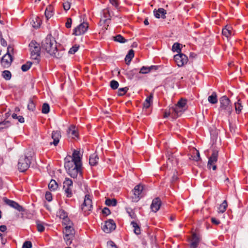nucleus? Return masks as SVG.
<instances>
[{
	"mask_svg": "<svg viewBox=\"0 0 248 248\" xmlns=\"http://www.w3.org/2000/svg\"><path fill=\"white\" fill-rule=\"evenodd\" d=\"M64 167L68 174L72 178H77L78 174L81 176L82 163L80 153L79 151L74 150L71 156L64 158Z\"/></svg>",
	"mask_w": 248,
	"mask_h": 248,
	"instance_id": "1",
	"label": "nucleus"
},
{
	"mask_svg": "<svg viewBox=\"0 0 248 248\" xmlns=\"http://www.w3.org/2000/svg\"><path fill=\"white\" fill-rule=\"evenodd\" d=\"M41 48L51 56L56 58H60L62 55V51L58 50L57 42L51 34H48L42 41Z\"/></svg>",
	"mask_w": 248,
	"mask_h": 248,
	"instance_id": "2",
	"label": "nucleus"
},
{
	"mask_svg": "<svg viewBox=\"0 0 248 248\" xmlns=\"http://www.w3.org/2000/svg\"><path fill=\"white\" fill-rule=\"evenodd\" d=\"M31 58L38 62L40 59L41 47L40 45L35 41H32L29 44Z\"/></svg>",
	"mask_w": 248,
	"mask_h": 248,
	"instance_id": "3",
	"label": "nucleus"
},
{
	"mask_svg": "<svg viewBox=\"0 0 248 248\" xmlns=\"http://www.w3.org/2000/svg\"><path fill=\"white\" fill-rule=\"evenodd\" d=\"M31 156L25 155L21 156L18 160V169L21 172L25 171L30 166Z\"/></svg>",
	"mask_w": 248,
	"mask_h": 248,
	"instance_id": "4",
	"label": "nucleus"
},
{
	"mask_svg": "<svg viewBox=\"0 0 248 248\" xmlns=\"http://www.w3.org/2000/svg\"><path fill=\"white\" fill-rule=\"evenodd\" d=\"M219 102L220 104V110H224L230 115L232 111V107L229 98L226 95L223 96L220 98Z\"/></svg>",
	"mask_w": 248,
	"mask_h": 248,
	"instance_id": "5",
	"label": "nucleus"
},
{
	"mask_svg": "<svg viewBox=\"0 0 248 248\" xmlns=\"http://www.w3.org/2000/svg\"><path fill=\"white\" fill-rule=\"evenodd\" d=\"M218 155V151L216 149H214L212 151V153L210 157L208 159L207 163V168L211 169V168L213 170L217 169V166L215 163L217 162Z\"/></svg>",
	"mask_w": 248,
	"mask_h": 248,
	"instance_id": "6",
	"label": "nucleus"
},
{
	"mask_svg": "<svg viewBox=\"0 0 248 248\" xmlns=\"http://www.w3.org/2000/svg\"><path fill=\"white\" fill-rule=\"evenodd\" d=\"M88 27V23L83 22L74 29L73 34L76 36L83 34L86 32Z\"/></svg>",
	"mask_w": 248,
	"mask_h": 248,
	"instance_id": "7",
	"label": "nucleus"
},
{
	"mask_svg": "<svg viewBox=\"0 0 248 248\" xmlns=\"http://www.w3.org/2000/svg\"><path fill=\"white\" fill-rule=\"evenodd\" d=\"M174 60L179 67L183 66L188 61L187 57L183 53H179L174 55Z\"/></svg>",
	"mask_w": 248,
	"mask_h": 248,
	"instance_id": "8",
	"label": "nucleus"
},
{
	"mask_svg": "<svg viewBox=\"0 0 248 248\" xmlns=\"http://www.w3.org/2000/svg\"><path fill=\"white\" fill-rule=\"evenodd\" d=\"M93 208L92 201L90 198L89 195H86L84 202L81 205V209L84 212H86L88 211H91Z\"/></svg>",
	"mask_w": 248,
	"mask_h": 248,
	"instance_id": "9",
	"label": "nucleus"
},
{
	"mask_svg": "<svg viewBox=\"0 0 248 248\" xmlns=\"http://www.w3.org/2000/svg\"><path fill=\"white\" fill-rule=\"evenodd\" d=\"M116 224L112 219H109L105 222L102 227V230L106 233L110 232L116 229Z\"/></svg>",
	"mask_w": 248,
	"mask_h": 248,
	"instance_id": "10",
	"label": "nucleus"
},
{
	"mask_svg": "<svg viewBox=\"0 0 248 248\" xmlns=\"http://www.w3.org/2000/svg\"><path fill=\"white\" fill-rule=\"evenodd\" d=\"M3 200L4 202L7 204L8 205L10 206V207L17 210L19 212H24L25 210L23 208L22 206L20 205L17 202L8 199L7 198L4 197L3 199Z\"/></svg>",
	"mask_w": 248,
	"mask_h": 248,
	"instance_id": "11",
	"label": "nucleus"
},
{
	"mask_svg": "<svg viewBox=\"0 0 248 248\" xmlns=\"http://www.w3.org/2000/svg\"><path fill=\"white\" fill-rule=\"evenodd\" d=\"M12 61V56L10 54L9 50H8L6 54L2 57L1 63L3 67L6 68L10 66Z\"/></svg>",
	"mask_w": 248,
	"mask_h": 248,
	"instance_id": "12",
	"label": "nucleus"
},
{
	"mask_svg": "<svg viewBox=\"0 0 248 248\" xmlns=\"http://www.w3.org/2000/svg\"><path fill=\"white\" fill-rule=\"evenodd\" d=\"M143 189V186L140 185H137L135 187L133 190L134 197L133 198V200L135 202H138L140 198V195L141 194Z\"/></svg>",
	"mask_w": 248,
	"mask_h": 248,
	"instance_id": "13",
	"label": "nucleus"
},
{
	"mask_svg": "<svg viewBox=\"0 0 248 248\" xmlns=\"http://www.w3.org/2000/svg\"><path fill=\"white\" fill-rule=\"evenodd\" d=\"M161 205L160 199L159 198H156L153 200L150 207L152 211L156 212L160 209Z\"/></svg>",
	"mask_w": 248,
	"mask_h": 248,
	"instance_id": "14",
	"label": "nucleus"
},
{
	"mask_svg": "<svg viewBox=\"0 0 248 248\" xmlns=\"http://www.w3.org/2000/svg\"><path fill=\"white\" fill-rule=\"evenodd\" d=\"M61 137V134L60 131H53L51 134V138L53 140V141L50 142V144L57 146L59 142Z\"/></svg>",
	"mask_w": 248,
	"mask_h": 248,
	"instance_id": "15",
	"label": "nucleus"
},
{
	"mask_svg": "<svg viewBox=\"0 0 248 248\" xmlns=\"http://www.w3.org/2000/svg\"><path fill=\"white\" fill-rule=\"evenodd\" d=\"M200 241V237L196 233H193L189 248H196L198 247Z\"/></svg>",
	"mask_w": 248,
	"mask_h": 248,
	"instance_id": "16",
	"label": "nucleus"
},
{
	"mask_svg": "<svg viewBox=\"0 0 248 248\" xmlns=\"http://www.w3.org/2000/svg\"><path fill=\"white\" fill-rule=\"evenodd\" d=\"M200 241V237L196 233H193L189 248H196L198 247Z\"/></svg>",
	"mask_w": 248,
	"mask_h": 248,
	"instance_id": "17",
	"label": "nucleus"
},
{
	"mask_svg": "<svg viewBox=\"0 0 248 248\" xmlns=\"http://www.w3.org/2000/svg\"><path fill=\"white\" fill-rule=\"evenodd\" d=\"M154 15L157 18L166 17V11L163 8H159L157 10L154 11Z\"/></svg>",
	"mask_w": 248,
	"mask_h": 248,
	"instance_id": "18",
	"label": "nucleus"
},
{
	"mask_svg": "<svg viewBox=\"0 0 248 248\" xmlns=\"http://www.w3.org/2000/svg\"><path fill=\"white\" fill-rule=\"evenodd\" d=\"M158 66L152 65L151 66H142L140 71V73L141 74H147L150 72L152 70H155L158 68Z\"/></svg>",
	"mask_w": 248,
	"mask_h": 248,
	"instance_id": "19",
	"label": "nucleus"
},
{
	"mask_svg": "<svg viewBox=\"0 0 248 248\" xmlns=\"http://www.w3.org/2000/svg\"><path fill=\"white\" fill-rule=\"evenodd\" d=\"M170 110H171L172 111V117L173 118H177L181 115L184 109L175 106L174 107H172Z\"/></svg>",
	"mask_w": 248,
	"mask_h": 248,
	"instance_id": "20",
	"label": "nucleus"
},
{
	"mask_svg": "<svg viewBox=\"0 0 248 248\" xmlns=\"http://www.w3.org/2000/svg\"><path fill=\"white\" fill-rule=\"evenodd\" d=\"M138 72V69L137 68H134L130 70H125L124 71V74L128 79L131 80L134 78V76L137 74Z\"/></svg>",
	"mask_w": 248,
	"mask_h": 248,
	"instance_id": "21",
	"label": "nucleus"
},
{
	"mask_svg": "<svg viewBox=\"0 0 248 248\" xmlns=\"http://www.w3.org/2000/svg\"><path fill=\"white\" fill-rule=\"evenodd\" d=\"M154 97L153 93H151L150 95L147 96L146 98L144 103H143V108H148L150 107L151 104L153 102V99Z\"/></svg>",
	"mask_w": 248,
	"mask_h": 248,
	"instance_id": "22",
	"label": "nucleus"
},
{
	"mask_svg": "<svg viewBox=\"0 0 248 248\" xmlns=\"http://www.w3.org/2000/svg\"><path fill=\"white\" fill-rule=\"evenodd\" d=\"M222 33L224 36L228 38L232 33V27L230 26H226L225 27L222 29Z\"/></svg>",
	"mask_w": 248,
	"mask_h": 248,
	"instance_id": "23",
	"label": "nucleus"
},
{
	"mask_svg": "<svg viewBox=\"0 0 248 248\" xmlns=\"http://www.w3.org/2000/svg\"><path fill=\"white\" fill-rule=\"evenodd\" d=\"M99 158L97 155L93 154L90 155L89 158V164L91 166L96 165L98 162Z\"/></svg>",
	"mask_w": 248,
	"mask_h": 248,
	"instance_id": "24",
	"label": "nucleus"
},
{
	"mask_svg": "<svg viewBox=\"0 0 248 248\" xmlns=\"http://www.w3.org/2000/svg\"><path fill=\"white\" fill-rule=\"evenodd\" d=\"M134 56V51L132 49H130L125 58V61L127 64H129L131 60Z\"/></svg>",
	"mask_w": 248,
	"mask_h": 248,
	"instance_id": "25",
	"label": "nucleus"
},
{
	"mask_svg": "<svg viewBox=\"0 0 248 248\" xmlns=\"http://www.w3.org/2000/svg\"><path fill=\"white\" fill-rule=\"evenodd\" d=\"M208 101L212 104H216L217 102V94L215 92H213L211 95L208 97Z\"/></svg>",
	"mask_w": 248,
	"mask_h": 248,
	"instance_id": "26",
	"label": "nucleus"
},
{
	"mask_svg": "<svg viewBox=\"0 0 248 248\" xmlns=\"http://www.w3.org/2000/svg\"><path fill=\"white\" fill-rule=\"evenodd\" d=\"M48 188L51 191H54L58 187V184L55 180L51 179L48 184Z\"/></svg>",
	"mask_w": 248,
	"mask_h": 248,
	"instance_id": "27",
	"label": "nucleus"
},
{
	"mask_svg": "<svg viewBox=\"0 0 248 248\" xmlns=\"http://www.w3.org/2000/svg\"><path fill=\"white\" fill-rule=\"evenodd\" d=\"M103 14L104 17H102L100 20V22H103V23H105L107 22L108 20H110L109 18V9H108L107 11L106 12L105 10H103Z\"/></svg>",
	"mask_w": 248,
	"mask_h": 248,
	"instance_id": "28",
	"label": "nucleus"
},
{
	"mask_svg": "<svg viewBox=\"0 0 248 248\" xmlns=\"http://www.w3.org/2000/svg\"><path fill=\"white\" fill-rule=\"evenodd\" d=\"M65 235H69L70 236L75 235V231L74 228L70 226H66L65 227V232H64Z\"/></svg>",
	"mask_w": 248,
	"mask_h": 248,
	"instance_id": "29",
	"label": "nucleus"
},
{
	"mask_svg": "<svg viewBox=\"0 0 248 248\" xmlns=\"http://www.w3.org/2000/svg\"><path fill=\"white\" fill-rule=\"evenodd\" d=\"M52 10L53 8L50 5L46 8L45 14L47 19H48L53 16Z\"/></svg>",
	"mask_w": 248,
	"mask_h": 248,
	"instance_id": "30",
	"label": "nucleus"
},
{
	"mask_svg": "<svg viewBox=\"0 0 248 248\" xmlns=\"http://www.w3.org/2000/svg\"><path fill=\"white\" fill-rule=\"evenodd\" d=\"M131 224L134 228V233L137 235L140 234V229L138 224L135 221H132Z\"/></svg>",
	"mask_w": 248,
	"mask_h": 248,
	"instance_id": "31",
	"label": "nucleus"
},
{
	"mask_svg": "<svg viewBox=\"0 0 248 248\" xmlns=\"http://www.w3.org/2000/svg\"><path fill=\"white\" fill-rule=\"evenodd\" d=\"M235 106V109L236 113L237 114H239L242 109H243V106L241 105V103H240V100L239 99L237 102H235L234 103Z\"/></svg>",
	"mask_w": 248,
	"mask_h": 248,
	"instance_id": "32",
	"label": "nucleus"
},
{
	"mask_svg": "<svg viewBox=\"0 0 248 248\" xmlns=\"http://www.w3.org/2000/svg\"><path fill=\"white\" fill-rule=\"evenodd\" d=\"M117 201L115 199H107L106 200L105 204L108 206H115L117 205Z\"/></svg>",
	"mask_w": 248,
	"mask_h": 248,
	"instance_id": "33",
	"label": "nucleus"
},
{
	"mask_svg": "<svg viewBox=\"0 0 248 248\" xmlns=\"http://www.w3.org/2000/svg\"><path fill=\"white\" fill-rule=\"evenodd\" d=\"M227 205V201L224 200L218 207V212L221 213H224L226 210Z\"/></svg>",
	"mask_w": 248,
	"mask_h": 248,
	"instance_id": "34",
	"label": "nucleus"
},
{
	"mask_svg": "<svg viewBox=\"0 0 248 248\" xmlns=\"http://www.w3.org/2000/svg\"><path fill=\"white\" fill-rule=\"evenodd\" d=\"M114 40L115 41L121 43H124L127 42V40L124 38L121 34L117 35L116 36L114 37Z\"/></svg>",
	"mask_w": 248,
	"mask_h": 248,
	"instance_id": "35",
	"label": "nucleus"
},
{
	"mask_svg": "<svg viewBox=\"0 0 248 248\" xmlns=\"http://www.w3.org/2000/svg\"><path fill=\"white\" fill-rule=\"evenodd\" d=\"M72 186V181L70 179L66 178L63 182V188H65V187H71Z\"/></svg>",
	"mask_w": 248,
	"mask_h": 248,
	"instance_id": "36",
	"label": "nucleus"
},
{
	"mask_svg": "<svg viewBox=\"0 0 248 248\" xmlns=\"http://www.w3.org/2000/svg\"><path fill=\"white\" fill-rule=\"evenodd\" d=\"M2 77L7 80H9L11 78V73L9 71L4 70L2 73Z\"/></svg>",
	"mask_w": 248,
	"mask_h": 248,
	"instance_id": "37",
	"label": "nucleus"
},
{
	"mask_svg": "<svg viewBox=\"0 0 248 248\" xmlns=\"http://www.w3.org/2000/svg\"><path fill=\"white\" fill-rule=\"evenodd\" d=\"M64 241L67 245H70L74 236H70L69 235H64L63 236Z\"/></svg>",
	"mask_w": 248,
	"mask_h": 248,
	"instance_id": "38",
	"label": "nucleus"
},
{
	"mask_svg": "<svg viewBox=\"0 0 248 248\" xmlns=\"http://www.w3.org/2000/svg\"><path fill=\"white\" fill-rule=\"evenodd\" d=\"M181 44L178 43H175L172 46V50L173 51H176L179 53H180L181 48L180 47Z\"/></svg>",
	"mask_w": 248,
	"mask_h": 248,
	"instance_id": "39",
	"label": "nucleus"
},
{
	"mask_svg": "<svg viewBox=\"0 0 248 248\" xmlns=\"http://www.w3.org/2000/svg\"><path fill=\"white\" fill-rule=\"evenodd\" d=\"M35 108V105L31 98H30L28 104V108L29 110L33 111Z\"/></svg>",
	"mask_w": 248,
	"mask_h": 248,
	"instance_id": "40",
	"label": "nucleus"
},
{
	"mask_svg": "<svg viewBox=\"0 0 248 248\" xmlns=\"http://www.w3.org/2000/svg\"><path fill=\"white\" fill-rule=\"evenodd\" d=\"M119 5L118 1H109V4L108 5L107 9L109 10L111 7H114L116 9H118Z\"/></svg>",
	"mask_w": 248,
	"mask_h": 248,
	"instance_id": "41",
	"label": "nucleus"
},
{
	"mask_svg": "<svg viewBox=\"0 0 248 248\" xmlns=\"http://www.w3.org/2000/svg\"><path fill=\"white\" fill-rule=\"evenodd\" d=\"M49 106L47 103H44L42 106V112L47 114L49 112Z\"/></svg>",
	"mask_w": 248,
	"mask_h": 248,
	"instance_id": "42",
	"label": "nucleus"
},
{
	"mask_svg": "<svg viewBox=\"0 0 248 248\" xmlns=\"http://www.w3.org/2000/svg\"><path fill=\"white\" fill-rule=\"evenodd\" d=\"M35 20H32V21L31 22V24H32V26L34 28H38L40 26V21L39 19L37 17H36L35 18Z\"/></svg>",
	"mask_w": 248,
	"mask_h": 248,
	"instance_id": "43",
	"label": "nucleus"
},
{
	"mask_svg": "<svg viewBox=\"0 0 248 248\" xmlns=\"http://www.w3.org/2000/svg\"><path fill=\"white\" fill-rule=\"evenodd\" d=\"M32 63L30 62H27L25 64H23L21 66V70L23 72L27 71L31 67Z\"/></svg>",
	"mask_w": 248,
	"mask_h": 248,
	"instance_id": "44",
	"label": "nucleus"
},
{
	"mask_svg": "<svg viewBox=\"0 0 248 248\" xmlns=\"http://www.w3.org/2000/svg\"><path fill=\"white\" fill-rule=\"evenodd\" d=\"M57 214L60 218L65 219L67 217V213L63 209H60Z\"/></svg>",
	"mask_w": 248,
	"mask_h": 248,
	"instance_id": "45",
	"label": "nucleus"
},
{
	"mask_svg": "<svg viewBox=\"0 0 248 248\" xmlns=\"http://www.w3.org/2000/svg\"><path fill=\"white\" fill-rule=\"evenodd\" d=\"M37 230L39 232H42L44 231L45 228L43 226V223L39 220L36 221Z\"/></svg>",
	"mask_w": 248,
	"mask_h": 248,
	"instance_id": "46",
	"label": "nucleus"
},
{
	"mask_svg": "<svg viewBox=\"0 0 248 248\" xmlns=\"http://www.w3.org/2000/svg\"><path fill=\"white\" fill-rule=\"evenodd\" d=\"M128 88L127 87H124L119 88L118 90V95L122 96L124 94L128 91Z\"/></svg>",
	"mask_w": 248,
	"mask_h": 248,
	"instance_id": "47",
	"label": "nucleus"
},
{
	"mask_svg": "<svg viewBox=\"0 0 248 248\" xmlns=\"http://www.w3.org/2000/svg\"><path fill=\"white\" fill-rule=\"evenodd\" d=\"M0 124H3L0 125V128L1 129H2L3 128H6L10 126V123L9 121H6L4 120L2 122H0Z\"/></svg>",
	"mask_w": 248,
	"mask_h": 248,
	"instance_id": "48",
	"label": "nucleus"
},
{
	"mask_svg": "<svg viewBox=\"0 0 248 248\" xmlns=\"http://www.w3.org/2000/svg\"><path fill=\"white\" fill-rule=\"evenodd\" d=\"M78 48L79 46L75 45L73 46L71 48H70L68 51V53L71 54H74L78 50Z\"/></svg>",
	"mask_w": 248,
	"mask_h": 248,
	"instance_id": "49",
	"label": "nucleus"
},
{
	"mask_svg": "<svg viewBox=\"0 0 248 248\" xmlns=\"http://www.w3.org/2000/svg\"><path fill=\"white\" fill-rule=\"evenodd\" d=\"M186 104V100L184 99H181L178 102L177 105L175 106L177 107H180L183 108L185 106Z\"/></svg>",
	"mask_w": 248,
	"mask_h": 248,
	"instance_id": "50",
	"label": "nucleus"
},
{
	"mask_svg": "<svg viewBox=\"0 0 248 248\" xmlns=\"http://www.w3.org/2000/svg\"><path fill=\"white\" fill-rule=\"evenodd\" d=\"M64 189L65 194L67 197L70 198L72 196V192L71 187H65L63 188Z\"/></svg>",
	"mask_w": 248,
	"mask_h": 248,
	"instance_id": "51",
	"label": "nucleus"
},
{
	"mask_svg": "<svg viewBox=\"0 0 248 248\" xmlns=\"http://www.w3.org/2000/svg\"><path fill=\"white\" fill-rule=\"evenodd\" d=\"M110 86L112 89L115 90L118 88L119 83L117 81L113 80L110 81Z\"/></svg>",
	"mask_w": 248,
	"mask_h": 248,
	"instance_id": "52",
	"label": "nucleus"
},
{
	"mask_svg": "<svg viewBox=\"0 0 248 248\" xmlns=\"http://www.w3.org/2000/svg\"><path fill=\"white\" fill-rule=\"evenodd\" d=\"M62 5L64 10L67 11L70 8L71 4L69 1H65L62 3Z\"/></svg>",
	"mask_w": 248,
	"mask_h": 248,
	"instance_id": "53",
	"label": "nucleus"
},
{
	"mask_svg": "<svg viewBox=\"0 0 248 248\" xmlns=\"http://www.w3.org/2000/svg\"><path fill=\"white\" fill-rule=\"evenodd\" d=\"M68 134L70 135L72 138H75L78 136L77 133L75 130L69 129Z\"/></svg>",
	"mask_w": 248,
	"mask_h": 248,
	"instance_id": "54",
	"label": "nucleus"
},
{
	"mask_svg": "<svg viewBox=\"0 0 248 248\" xmlns=\"http://www.w3.org/2000/svg\"><path fill=\"white\" fill-rule=\"evenodd\" d=\"M127 213L128 214L129 216L131 218H135L136 217V215L133 211V210L131 209H127Z\"/></svg>",
	"mask_w": 248,
	"mask_h": 248,
	"instance_id": "55",
	"label": "nucleus"
},
{
	"mask_svg": "<svg viewBox=\"0 0 248 248\" xmlns=\"http://www.w3.org/2000/svg\"><path fill=\"white\" fill-rule=\"evenodd\" d=\"M32 247V244L31 241H25L22 246V248H31Z\"/></svg>",
	"mask_w": 248,
	"mask_h": 248,
	"instance_id": "56",
	"label": "nucleus"
},
{
	"mask_svg": "<svg viewBox=\"0 0 248 248\" xmlns=\"http://www.w3.org/2000/svg\"><path fill=\"white\" fill-rule=\"evenodd\" d=\"M46 199L48 202H51L52 200V196L51 193L49 191H46L45 194Z\"/></svg>",
	"mask_w": 248,
	"mask_h": 248,
	"instance_id": "57",
	"label": "nucleus"
},
{
	"mask_svg": "<svg viewBox=\"0 0 248 248\" xmlns=\"http://www.w3.org/2000/svg\"><path fill=\"white\" fill-rule=\"evenodd\" d=\"M72 22V19L71 18H68L65 23V27L67 28H70L71 27Z\"/></svg>",
	"mask_w": 248,
	"mask_h": 248,
	"instance_id": "58",
	"label": "nucleus"
},
{
	"mask_svg": "<svg viewBox=\"0 0 248 248\" xmlns=\"http://www.w3.org/2000/svg\"><path fill=\"white\" fill-rule=\"evenodd\" d=\"M201 159L200 154L199 151L196 150V155L194 156L193 160L196 161H198Z\"/></svg>",
	"mask_w": 248,
	"mask_h": 248,
	"instance_id": "59",
	"label": "nucleus"
},
{
	"mask_svg": "<svg viewBox=\"0 0 248 248\" xmlns=\"http://www.w3.org/2000/svg\"><path fill=\"white\" fill-rule=\"evenodd\" d=\"M102 213L104 215H105L106 216H108L110 214V211L109 209L107 207H105L102 210Z\"/></svg>",
	"mask_w": 248,
	"mask_h": 248,
	"instance_id": "60",
	"label": "nucleus"
},
{
	"mask_svg": "<svg viewBox=\"0 0 248 248\" xmlns=\"http://www.w3.org/2000/svg\"><path fill=\"white\" fill-rule=\"evenodd\" d=\"M170 109L171 108H170L169 111L168 112L167 110L165 111V112L164 113V118H167L169 116H170L171 114H172V111Z\"/></svg>",
	"mask_w": 248,
	"mask_h": 248,
	"instance_id": "61",
	"label": "nucleus"
},
{
	"mask_svg": "<svg viewBox=\"0 0 248 248\" xmlns=\"http://www.w3.org/2000/svg\"><path fill=\"white\" fill-rule=\"evenodd\" d=\"M211 221L213 224H216V225H218L220 223L219 220L217 219L216 218H215L214 217H212L211 218Z\"/></svg>",
	"mask_w": 248,
	"mask_h": 248,
	"instance_id": "62",
	"label": "nucleus"
},
{
	"mask_svg": "<svg viewBox=\"0 0 248 248\" xmlns=\"http://www.w3.org/2000/svg\"><path fill=\"white\" fill-rule=\"evenodd\" d=\"M17 119L18 120V122L21 123H23L24 122V118L22 116H18Z\"/></svg>",
	"mask_w": 248,
	"mask_h": 248,
	"instance_id": "63",
	"label": "nucleus"
},
{
	"mask_svg": "<svg viewBox=\"0 0 248 248\" xmlns=\"http://www.w3.org/2000/svg\"><path fill=\"white\" fill-rule=\"evenodd\" d=\"M7 229V227L5 225H2L0 226V231L1 232H4Z\"/></svg>",
	"mask_w": 248,
	"mask_h": 248,
	"instance_id": "64",
	"label": "nucleus"
}]
</instances>
